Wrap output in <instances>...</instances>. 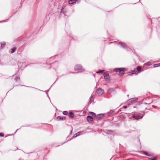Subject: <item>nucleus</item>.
<instances>
[{
    "instance_id": "1",
    "label": "nucleus",
    "mask_w": 160,
    "mask_h": 160,
    "mask_svg": "<svg viewBox=\"0 0 160 160\" xmlns=\"http://www.w3.org/2000/svg\"><path fill=\"white\" fill-rule=\"evenodd\" d=\"M123 68H117L114 69V71L115 72H119V75L120 76H122L124 74L125 72Z\"/></svg>"
},
{
    "instance_id": "2",
    "label": "nucleus",
    "mask_w": 160,
    "mask_h": 160,
    "mask_svg": "<svg viewBox=\"0 0 160 160\" xmlns=\"http://www.w3.org/2000/svg\"><path fill=\"white\" fill-rule=\"evenodd\" d=\"M143 116V115H142L140 113H138L136 114H134L132 116V118H133L136 120L140 118H142Z\"/></svg>"
},
{
    "instance_id": "3",
    "label": "nucleus",
    "mask_w": 160,
    "mask_h": 160,
    "mask_svg": "<svg viewBox=\"0 0 160 160\" xmlns=\"http://www.w3.org/2000/svg\"><path fill=\"white\" fill-rule=\"evenodd\" d=\"M74 69L75 71H78L80 72H82L84 71L83 69L82 68L81 66L78 65H75Z\"/></svg>"
},
{
    "instance_id": "4",
    "label": "nucleus",
    "mask_w": 160,
    "mask_h": 160,
    "mask_svg": "<svg viewBox=\"0 0 160 160\" xmlns=\"http://www.w3.org/2000/svg\"><path fill=\"white\" fill-rule=\"evenodd\" d=\"M104 93V90L101 88H99L97 90L96 93L98 95H101Z\"/></svg>"
},
{
    "instance_id": "5",
    "label": "nucleus",
    "mask_w": 160,
    "mask_h": 160,
    "mask_svg": "<svg viewBox=\"0 0 160 160\" xmlns=\"http://www.w3.org/2000/svg\"><path fill=\"white\" fill-rule=\"evenodd\" d=\"M104 77L106 81H108L109 80V77L108 73H105L104 74Z\"/></svg>"
},
{
    "instance_id": "6",
    "label": "nucleus",
    "mask_w": 160,
    "mask_h": 160,
    "mask_svg": "<svg viewBox=\"0 0 160 160\" xmlns=\"http://www.w3.org/2000/svg\"><path fill=\"white\" fill-rule=\"evenodd\" d=\"M138 100L137 98H133L129 99L128 100V102H131V103H133L134 102Z\"/></svg>"
},
{
    "instance_id": "7",
    "label": "nucleus",
    "mask_w": 160,
    "mask_h": 160,
    "mask_svg": "<svg viewBox=\"0 0 160 160\" xmlns=\"http://www.w3.org/2000/svg\"><path fill=\"white\" fill-rule=\"evenodd\" d=\"M87 121L90 123L92 122L93 121V118L91 116H88L87 118Z\"/></svg>"
},
{
    "instance_id": "8",
    "label": "nucleus",
    "mask_w": 160,
    "mask_h": 160,
    "mask_svg": "<svg viewBox=\"0 0 160 160\" xmlns=\"http://www.w3.org/2000/svg\"><path fill=\"white\" fill-rule=\"evenodd\" d=\"M66 119V118L65 117L62 118L60 116L58 117L57 118V120L58 121L64 120H65Z\"/></svg>"
},
{
    "instance_id": "9",
    "label": "nucleus",
    "mask_w": 160,
    "mask_h": 160,
    "mask_svg": "<svg viewBox=\"0 0 160 160\" xmlns=\"http://www.w3.org/2000/svg\"><path fill=\"white\" fill-rule=\"evenodd\" d=\"M118 45H120L121 47L124 48H126L127 47L126 45L124 43H122L121 42L119 43Z\"/></svg>"
},
{
    "instance_id": "10",
    "label": "nucleus",
    "mask_w": 160,
    "mask_h": 160,
    "mask_svg": "<svg viewBox=\"0 0 160 160\" xmlns=\"http://www.w3.org/2000/svg\"><path fill=\"white\" fill-rule=\"evenodd\" d=\"M103 116H104L103 114H98L97 115V117L98 118L100 119L102 118L103 117Z\"/></svg>"
},
{
    "instance_id": "11",
    "label": "nucleus",
    "mask_w": 160,
    "mask_h": 160,
    "mask_svg": "<svg viewBox=\"0 0 160 160\" xmlns=\"http://www.w3.org/2000/svg\"><path fill=\"white\" fill-rule=\"evenodd\" d=\"M82 132H79L78 133L75 134L73 136V138H75L77 136H78L80 135V134Z\"/></svg>"
},
{
    "instance_id": "12",
    "label": "nucleus",
    "mask_w": 160,
    "mask_h": 160,
    "mask_svg": "<svg viewBox=\"0 0 160 160\" xmlns=\"http://www.w3.org/2000/svg\"><path fill=\"white\" fill-rule=\"evenodd\" d=\"M77 0H70L69 1V4H72L76 2Z\"/></svg>"
},
{
    "instance_id": "13",
    "label": "nucleus",
    "mask_w": 160,
    "mask_h": 160,
    "mask_svg": "<svg viewBox=\"0 0 160 160\" xmlns=\"http://www.w3.org/2000/svg\"><path fill=\"white\" fill-rule=\"evenodd\" d=\"M114 90L112 88H110L108 90V92L109 93H111L112 92H114Z\"/></svg>"
},
{
    "instance_id": "14",
    "label": "nucleus",
    "mask_w": 160,
    "mask_h": 160,
    "mask_svg": "<svg viewBox=\"0 0 160 160\" xmlns=\"http://www.w3.org/2000/svg\"><path fill=\"white\" fill-rule=\"evenodd\" d=\"M74 116V115L73 113L70 112L69 113V117L72 118Z\"/></svg>"
},
{
    "instance_id": "15",
    "label": "nucleus",
    "mask_w": 160,
    "mask_h": 160,
    "mask_svg": "<svg viewBox=\"0 0 160 160\" xmlns=\"http://www.w3.org/2000/svg\"><path fill=\"white\" fill-rule=\"evenodd\" d=\"M16 48L15 47H13L12 49L11 53H12L16 51Z\"/></svg>"
},
{
    "instance_id": "16",
    "label": "nucleus",
    "mask_w": 160,
    "mask_h": 160,
    "mask_svg": "<svg viewBox=\"0 0 160 160\" xmlns=\"http://www.w3.org/2000/svg\"><path fill=\"white\" fill-rule=\"evenodd\" d=\"M89 113L91 114L92 116H94L95 117L96 116L95 114L92 112H90Z\"/></svg>"
},
{
    "instance_id": "17",
    "label": "nucleus",
    "mask_w": 160,
    "mask_h": 160,
    "mask_svg": "<svg viewBox=\"0 0 160 160\" xmlns=\"http://www.w3.org/2000/svg\"><path fill=\"white\" fill-rule=\"evenodd\" d=\"M104 71V70H100L96 72L97 73H103Z\"/></svg>"
},
{
    "instance_id": "18",
    "label": "nucleus",
    "mask_w": 160,
    "mask_h": 160,
    "mask_svg": "<svg viewBox=\"0 0 160 160\" xmlns=\"http://www.w3.org/2000/svg\"><path fill=\"white\" fill-rule=\"evenodd\" d=\"M137 70L138 71V72H141V67L140 66H138L137 68Z\"/></svg>"
},
{
    "instance_id": "19",
    "label": "nucleus",
    "mask_w": 160,
    "mask_h": 160,
    "mask_svg": "<svg viewBox=\"0 0 160 160\" xmlns=\"http://www.w3.org/2000/svg\"><path fill=\"white\" fill-rule=\"evenodd\" d=\"M62 113L64 115H66L68 114V112L66 111H64Z\"/></svg>"
},
{
    "instance_id": "20",
    "label": "nucleus",
    "mask_w": 160,
    "mask_h": 160,
    "mask_svg": "<svg viewBox=\"0 0 160 160\" xmlns=\"http://www.w3.org/2000/svg\"><path fill=\"white\" fill-rule=\"evenodd\" d=\"M6 44V42H3L1 43V45L2 47H3V46L5 45Z\"/></svg>"
},
{
    "instance_id": "21",
    "label": "nucleus",
    "mask_w": 160,
    "mask_h": 160,
    "mask_svg": "<svg viewBox=\"0 0 160 160\" xmlns=\"http://www.w3.org/2000/svg\"><path fill=\"white\" fill-rule=\"evenodd\" d=\"M153 67L154 68H156V67H158V64H154Z\"/></svg>"
},
{
    "instance_id": "22",
    "label": "nucleus",
    "mask_w": 160,
    "mask_h": 160,
    "mask_svg": "<svg viewBox=\"0 0 160 160\" xmlns=\"http://www.w3.org/2000/svg\"><path fill=\"white\" fill-rule=\"evenodd\" d=\"M143 153L144 154H145L147 155H148V156H149V155L148 154V152H144Z\"/></svg>"
},
{
    "instance_id": "23",
    "label": "nucleus",
    "mask_w": 160,
    "mask_h": 160,
    "mask_svg": "<svg viewBox=\"0 0 160 160\" xmlns=\"http://www.w3.org/2000/svg\"><path fill=\"white\" fill-rule=\"evenodd\" d=\"M0 136L3 137L4 136V135L2 133H0Z\"/></svg>"
},
{
    "instance_id": "24",
    "label": "nucleus",
    "mask_w": 160,
    "mask_h": 160,
    "mask_svg": "<svg viewBox=\"0 0 160 160\" xmlns=\"http://www.w3.org/2000/svg\"><path fill=\"white\" fill-rule=\"evenodd\" d=\"M147 64L148 65H150L151 64V62H148L147 63Z\"/></svg>"
},
{
    "instance_id": "25",
    "label": "nucleus",
    "mask_w": 160,
    "mask_h": 160,
    "mask_svg": "<svg viewBox=\"0 0 160 160\" xmlns=\"http://www.w3.org/2000/svg\"><path fill=\"white\" fill-rule=\"evenodd\" d=\"M138 73V72H137V73H136L135 72H133V73H132V74H135L136 75H137V74Z\"/></svg>"
},
{
    "instance_id": "26",
    "label": "nucleus",
    "mask_w": 160,
    "mask_h": 160,
    "mask_svg": "<svg viewBox=\"0 0 160 160\" xmlns=\"http://www.w3.org/2000/svg\"><path fill=\"white\" fill-rule=\"evenodd\" d=\"M19 79V78L18 77H16V78H15V79L16 80H17L18 79Z\"/></svg>"
},
{
    "instance_id": "27",
    "label": "nucleus",
    "mask_w": 160,
    "mask_h": 160,
    "mask_svg": "<svg viewBox=\"0 0 160 160\" xmlns=\"http://www.w3.org/2000/svg\"><path fill=\"white\" fill-rule=\"evenodd\" d=\"M123 108H125V109H126V108H127V106H124L123 107Z\"/></svg>"
},
{
    "instance_id": "28",
    "label": "nucleus",
    "mask_w": 160,
    "mask_h": 160,
    "mask_svg": "<svg viewBox=\"0 0 160 160\" xmlns=\"http://www.w3.org/2000/svg\"><path fill=\"white\" fill-rule=\"evenodd\" d=\"M92 98H91L89 102H92Z\"/></svg>"
},
{
    "instance_id": "29",
    "label": "nucleus",
    "mask_w": 160,
    "mask_h": 160,
    "mask_svg": "<svg viewBox=\"0 0 160 160\" xmlns=\"http://www.w3.org/2000/svg\"><path fill=\"white\" fill-rule=\"evenodd\" d=\"M72 130H71V132H70V134H72Z\"/></svg>"
},
{
    "instance_id": "30",
    "label": "nucleus",
    "mask_w": 160,
    "mask_h": 160,
    "mask_svg": "<svg viewBox=\"0 0 160 160\" xmlns=\"http://www.w3.org/2000/svg\"><path fill=\"white\" fill-rule=\"evenodd\" d=\"M158 66H160V63H158Z\"/></svg>"
},
{
    "instance_id": "31",
    "label": "nucleus",
    "mask_w": 160,
    "mask_h": 160,
    "mask_svg": "<svg viewBox=\"0 0 160 160\" xmlns=\"http://www.w3.org/2000/svg\"><path fill=\"white\" fill-rule=\"evenodd\" d=\"M151 159L153 160H155V159L154 158H151Z\"/></svg>"
}]
</instances>
